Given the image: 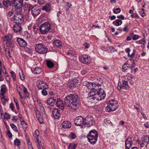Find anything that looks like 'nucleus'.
Listing matches in <instances>:
<instances>
[{
	"label": "nucleus",
	"instance_id": "nucleus-1",
	"mask_svg": "<svg viewBox=\"0 0 149 149\" xmlns=\"http://www.w3.org/2000/svg\"><path fill=\"white\" fill-rule=\"evenodd\" d=\"M78 96L74 94L67 95L64 99V103L68 109L70 111H74L79 106Z\"/></svg>",
	"mask_w": 149,
	"mask_h": 149
},
{
	"label": "nucleus",
	"instance_id": "nucleus-2",
	"mask_svg": "<svg viewBox=\"0 0 149 149\" xmlns=\"http://www.w3.org/2000/svg\"><path fill=\"white\" fill-rule=\"evenodd\" d=\"M98 133L96 131L93 130L91 131L88 134L87 138L90 143L95 144L97 140Z\"/></svg>",
	"mask_w": 149,
	"mask_h": 149
},
{
	"label": "nucleus",
	"instance_id": "nucleus-3",
	"mask_svg": "<svg viewBox=\"0 0 149 149\" xmlns=\"http://www.w3.org/2000/svg\"><path fill=\"white\" fill-rule=\"evenodd\" d=\"M106 96V94L104 90L100 88L98 90V92L95 93V95L92 97L91 99H93L94 100L95 99H96L97 100H101L103 99Z\"/></svg>",
	"mask_w": 149,
	"mask_h": 149
},
{
	"label": "nucleus",
	"instance_id": "nucleus-4",
	"mask_svg": "<svg viewBox=\"0 0 149 149\" xmlns=\"http://www.w3.org/2000/svg\"><path fill=\"white\" fill-rule=\"evenodd\" d=\"M102 84V82H100V83H96L94 84H93V86H92L91 91L88 93V97H90L95 95L97 93V92L98 91L99 87Z\"/></svg>",
	"mask_w": 149,
	"mask_h": 149
},
{
	"label": "nucleus",
	"instance_id": "nucleus-5",
	"mask_svg": "<svg viewBox=\"0 0 149 149\" xmlns=\"http://www.w3.org/2000/svg\"><path fill=\"white\" fill-rule=\"evenodd\" d=\"M51 29V25L47 22L42 24L40 27V31L42 34H45Z\"/></svg>",
	"mask_w": 149,
	"mask_h": 149
},
{
	"label": "nucleus",
	"instance_id": "nucleus-6",
	"mask_svg": "<svg viewBox=\"0 0 149 149\" xmlns=\"http://www.w3.org/2000/svg\"><path fill=\"white\" fill-rule=\"evenodd\" d=\"M118 107V103L116 101H111L106 108V111H114Z\"/></svg>",
	"mask_w": 149,
	"mask_h": 149
},
{
	"label": "nucleus",
	"instance_id": "nucleus-7",
	"mask_svg": "<svg viewBox=\"0 0 149 149\" xmlns=\"http://www.w3.org/2000/svg\"><path fill=\"white\" fill-rule=\"evenodd\" d=\"M35 49L38 52L41 54H45L47 52L48 50L46 47L42 43L37 44Z\"/></svg>",
	"mask_w": 149,
	"mask_h": 149
},
{
	"label": "nucleus",
	"instance_id": "nucleus-8",
	"mask_svg": "<svg viewBox=\"0 0 149 149\" xmlns=\"http://www.w3.org/2000/svg\"><path fill=\"white\" fill-rule=\"evenodd\" d=\"M13 20L15 24H20L24 22V19L21 14L15 13L13 16Z\"/></svg>",
	"mask_w": 149,
	"mask_h": 149
},
{
	"label": "nucleus",
	"instance_id": "nucleus-9",
	"mask_svg": "<svg viewBox=\"0 0 149 149\" xmlns=\"http://www.w3.org/2000/svg\"><path fill=\"white\" fill-rule=\"evenodd\" d=\"M29 10H31V14L34 17H35L36 16L38 15L40 12V10L38 6H29Z\"/></svg>",
	"mask_w": 149,
	"mask_h": 149
},
{
	"label": "nucleus",
	"instance_id": "nucleus-10",
	"mask_svg": "<svg viewBox=\"0 0 149 149\" xmlns=\"http://www.w3.org/2000/svg\"><path fill=\"white\" fill-rule=\"evenodd\" d=\"M137 141L141 147H143L144 146L146 147L149 142V138L147 136H145L141 138V141L138 140H137Z\"/></svg>",
	"mask_w": 149,
	"mask_h": 149
},
{
	"label": "nucleus",
	"instance_id": "nucleus-11",
	"mask_svg": "<svg viewBox=\"0 0 149 149\" xmlns=\"http://www.w3.org/2000/svg\"><path fill=\"white\" fill-rule=\"evenodd\" d=\"M94 122L93 118L91 116H88L84 119V125L90 127L93 125Z\"/></svg>",
	"mask_w": 149,
	"mask_h": 149
},
{
	"label": "nucleus",
	"instance_id": "nucleus-12",
	"mask_svg": "<svg viewBox=\"0 0 149 149\" xmlns=\"http://www.w3.org/2000/svg\"><path fill=\"white\" fill-rule=\"evenodd\" d=\"M74 122L76 125L82 126L84 125V119L81 116H79L75 118Z\"/></svg>",
	"mask_w": 149,
	"mask_h": 149
},
{
	"label": "nucleus",
	"instance_id": "nucleus-13",
	"mask_svg": "<svg viewBox=\"0 0 149 149\" xmlns=\"http://www.w3.org/2000/svg\"><path fill=\"white\" fill-rule=\"evenodd\" d=\"M78 80L77 78H74L69 81L68 86L71 89H73L77 85Z\"/></svg>",
	"mask_w": 149,
	"mask_h": 149
},
{
	"label": "nucleus",
	"instance_id": "nucleus-14",
	"mask_svg": "<svg viewBox=\"0 0 149 149\" xmlns=\"http://www.w3.org/2000/svg\"><path fill=\"white\" fill-rule=\"evenodd\" d=\"M23 0H16L14 6L16 9H21L23 5Z\"/></svg>",
	"mask_w": 149,
	"mask_h": 149
},
{
	"label": "nucleus",
	"instance_id": "nucleus-15",
	"mask_svg": "<svg viewBox=\"0 0 149 149\" xmlns=\"http://www.w3.org/2000/svg\"><path fill=\"white\" fill-rule=\"evenodd\" d=\"M39 89H46L48 88V85L43 81H40L37 86Z\"/></svg>",
	"mask_w": 149,
	"mask_h": 149
},
{
	"label": "nucleus",
	"instance_id": "nucleus-16",
	"mask_svg": "<svg viewBox=\"0 0 149 149\" xmlns=\"http://www.w3.org/2000/svg\"><path fill=\"white\" fill-rule=\"evenodd\" d=\"M132 143L131 138L128 137L125 142V149H129L131 147Z\"/></svg>",
	"mask_w": 149,
	"mask_h": 149
},
{
	"label": "nucleus",
	"instance_id": "nucleus-17",
	"mask_svg": "<svg viewBox=\"0 0 149 149\" xmlns=\"http://www.w3.org/2000/svg\"><path fill=\"white\" fill-rule=\"evenodd\" d=\"M17 41L20 47H25L27 45L26 42L22 38H18L17 39Z\"/></svg>",
	"mask_w": 149,
	"mask_h": 149
},
{
	"label": "nucleus",
	"instance_id": "nucleus-18",
	"mask_svg": "<svg viewBox=\"0 0 149 149\" xmlns=\"http://www.w3.org/2000/svg\"><path fill=\"white\" fill-rule=\"evenodd\" d=\"M52 114L54 118L55 119H58L61 116L60 111L57 109H55L53 110Z\"/></svg>",
	"mask_w": 149,
	"mask_h": 149
},
{
	"label": "nucleus",
	"instance_id": "nucleus-19",
	"mask_svg": "<svg viewBox=\"0 0 149 149\" xmlns=\"http://www.w3.org/2000/svg\"><path fill=\"white\" fill-rule=\"evenodd\" d=\"M118 85L119 84H118ZM129 88V86L128 83L125 81H123V84L122 86L120 85L119 86H118V88L119 90H120L121 88L127 89Z\"/></svg>",
	"mask_w": 149,
	"mask_h": 149
},
{
	"label": "nucleus",
	"instance_id": "nucleus-20",
	"mask_svg": "<svg viewBox=\"0 0 149 149\" xmlns=\"http://www.w3.org/2000/svg\"><path fill=\"white\" fill-rule=\"evenodd\" d=\"M56 104L57 106L61 109H64V104L60 99H57Z\"/></svg>",
	"mask_w": 149,
	"mask_h": 149
},
{
	"label": "nucleus",
	"instance_id": "nucleus-21",
	"mask_svg": "<svg viewBox=\"0 0 149 149\" xmlns=\"http://www.w3.org/2000/svg\"><path fill=\"white\" fill-rule=\"evenodd\" d=\"M20 25L15 24L13 25V29L15 32H20L22 30V28Z\"/></svg>",
	"mask_w": 149,
	"mask_h": 149
},
{
	"label": "nucleus",
	"instance_id": "nucleus-22",
	"mask_svg": "<svg viewBox=\"0 0 149 149\" xmlns=\"http://www.w3.org/2000/svg\"><path fill=\"white\" fill-rule=\"evenodd\" d=\"M62 126L63 128H69L71 127V125L69 122L65 121L62 123Z\"/></svg>",
	"mask_w": 149,
	"mask_h": 149
},
{
	"label": "nucleus",
	"instance_id": "nucleus-23",
	"mask_svg": "<svg viewBox=\"0 0 149 149\" xmlns=\"http://www.w3.org/2000/svg\"><path fill=\"white\" fill-rule=\"evenodd\" d=\"M56 99L55 97L54 98H50L47 101V103L51 106H53L56 101Z\"/></svg>",
	"mask_w": 149,
	"mask_h": 149
},
{
	"label": "nucleus",
	"instance_id": "nucleus-24",
	"mask_svg": "<svg viewBox=\"0 0 149 149\" xmlns=\"http://www.w3.org/2000/svg\"><path fill=\"white\" fill-rule=\"evenodd\" d=\"M93 83L85 81L83 83V85L84 86L86 87L88 89H91V90L92 86H93Z\"/></svg>",
	"mask_w": 149,
	"mask_h": 149
},
{
	"label": "nucleus",
	"instance_id": "nucleus-25",
	"mask_svg": "<svg viewBox=\"0 0 149 149\" xmlns=\"http://www.w3.org/2000/svg\"><path fill=\"white\" fill-rule=\"evenodd\" d=\"M37 142H36V145L38 149H45L42 145L43 143H42L41 141L39 140L38 138H37Z\"/></svg>",
	"mask_w": 149,
	"mask_h": 149
},
{
	"label": "nucleus",
	"instance_id": "nucleus-26",
	"mask_svg": "<svg viewBox=\"0 0 149 149\" xmlns=\"http://www.w3.org/2000/svg\"><path fill=\"white\" fill-rule=\"evenodd\" d=\"M53 44L54 47H59L62 46L61 42L59 40H56L53 42Z\"/></svg>",
	"mask_w": 149,
	"mask_h": 149
},
{
	"label": "nucleus",
	"instance_id": "nucleus-27",
	"mask_svg": "<svg viewBox=\"0 0 149 149\" xmlns=\"http://www.w3.org/2000/svg\"><path fill=\"white\" fill-rule=\"evenodd\" d=\"M67 54L68 56V57L69 58H72L76 56V54L75 51L72 50H69L67 53Z\"/></svg>",
	"mask_w": 149,
	"mask_h": 149
},
{
	"label": "nucleus",
	"instance_id": "nucleus-28",
	"mask_svg": "<svg viewBox=\"0 0 149 149\" xmlns=\"http://www.w3.org/2000/svg\"><path fill=\"white\" fill-rule=\"evenodd\" d=\"M42 10L46 11L47 12H49L51 10V7L49 4H47L45 6H43L42 8Z\"/></svg>",
	"mask_w": 149,
	"mask_h": 149
},
{
	"label": "nucleus",
	"instance_id": "nucleus-29",
	"mask_svg": "<svg viewBox=\"0 0 149 149\" xmlns=\"http://www.w3.org/2000/svg\"><path fill=\"white\" fill-rule=\"evenodd\" d=\"M130 67V65L128 63V61H126L122 66L123 71L124 72H126Z\"/></svg>",
	"mask_w": 149,
	"mask_h": 149
},
{
	"label": "nucleus",
	"instance_id": "nucleus-30",
	"mask_svg": "<svg viewBox=\"0 0 149 149\" xmlns=\"http://www.w3.org/2000/svg\"><path fill=\"white\" fill-rule=\"evenodd\" d=\"M6 44L7 46H8L10 48H13L15 46V42L13 41H10L7 42Z\"/></svg>",
	"mask_w": 149,
	"mask_h": 149
},
{
	"label": "nucleus",
	"instance_id": "nucleus-31",
	"mask_svg": "<svg viewBox=\"0 0 149 149\" xmlns=\"http://www.w3.org/2000/svg\"><path fill=\"white\" fill-rule=\"evenodd\" d=\"M12 38V36L11 34L9 33L6 35L4 36V40L6 41V42H7L10 41V40Z\"/></svg>",
	"mask_w": 149,
	"mask_h": 149
},
{
	"label": "nucleus",
	"instance_id": "nucleus-32",
	"mask_svg": "<svg viewBox=\"0 0 149 149\" xmlns=\"http://www.w3.org/2000/svg\"><path fill=\"white\" fill-rule=\"evenodd\" d=\"M122 23V21L120 19H116L113 22V24L116 26L120 25Z\"/></svg>",
	"mask_w": 149,
	"mask_h": 149
},
{
	"label": "nucleus",
	"instance_id": "nucleus-33",
	"mask_svg": "<svg viewBox=\"0 0 149 149\" xmlns=\"http://www.w3.org/2000/svg\"><path fill=\"white\" fill-rule=\"evenodd\" d=\"M47 66L50 68H53L54 66V64L51 61L48 60L47 61Z\"/></svg>",
	"mask_w": 149,
	"mask_h": 149
},
{
	"label": "nucleus",
	"instance_id": "nucleus-34",
	"mask_svg": "<svg viewBox=\"0 0 149 149\" xmlns=\"http://www.w3.org/2000/svg\"><path fill=\"white\" fill-rule=\"evenodd\" d=\"M36 116L39 123H43L44 122L43 119L42 117L41 114L40 113H38V114H37Z\"/></svg>",
	"mask_w": 149,
	"mask_h": 149
},
{
	"label": "nucleus",
	"instance_id": "nucleus-35",
	"mask_svg": "<svg viewBox=\"0 0 149 149\" xmlns=\"http://www.w3.org/2000/svg\"><path fill=\"white\" fill-rule=\"evenodd\" d=\"M77 145L74 143H71L69 144V146L68 149H75L77 147Z\"/></svg>",
	"mask_w": 149,
	"mask_h": 149
},
{
	"label": "nucleus",
	"instance_id": "nucleus-36",
	"mask_svg": "<svg viewBox=\"0 0 149 149\" xmlns=\"http://www.w3.org/2000/svg\"><path fill=\"white\" fill-rule=\"evenodd\" d=\"M6 91L7 90L5 86L1 87V95H3V94H5Z\"/></svg>",
	"mask_w": 149,
	"mask_h": 149
},
{
	"label": "nucleus",
	"instance_id": "nucleus-37",
	"mask_svg": "<svg viewBox=\"0 0 149 149\" xmlns=\"http://www.w3.org/2000/svg\"><path fill=\"white\" fill-rule=\"evenodd\" d=\"M14 144L15 145L19 146L20 145L21 142L19 139H16L14 141Z\"/></svg>",
	"mask_w": 149,
	"mask_h": 149
},
{
	"label": "nucleus",
	"instance_id": "nucleus-38",
	"mask_svg": "<svg viewBox=\"0 0 149 149\" xmlns=\"http://www.w3.org/2000/svg\"><path fill=\"white\" fill-rule=\"evenodd\" d=\"M21 124L22 125V127L23 128H26L27 127V124L26 123L25 121L22 120L21 121Z\"/></svg>",
	"mask_w": 149,
	"mask_h": 149
},
{
	"label": "nucleus",
	"instance_id": "nucleus-39",
	"mask_svg": "<svg viewBox=\"0 0 149 149\" xmlns=\"http://www.w3.org/2000/svg\"><path fill=\"white\" fill-rule=\"evenodd\" d=\"M89 71V70L87 68H86L81 70V74L82 75H84L86 73H87Z\"/></svg>",
	"mask_w": 149,
	"mask_h": 149
},
{
	"label": "nucleus",
	"instance_id": "nucleus-40",
	"mask_svg": "<svg viewBox=\"0 0 149 149\" xmlns=\"http://www.w3.org/2000/svg\"><path fill=\"white\" fill-rule=\"evenodd\" d=\"M107 48L110 50V52L111 53H113L114 52L117 51V50L116 49H114L112 47L108 46Z\"/></svg>",
	"mask_w": 149,
	"mask_h": 149
},
{
	"label": "nucleus",
	"instance_id": "nucleus-41",
	"mask_svg": "<svg viewBox=\"0 0 149 149\" xmlns=\"http://www.w3.org/2000/svg\"><path fill=\"white\" fill-rule=\"evenodd\" d=\"M5 51L6 54H8V56L10 58L12 57V56L10 55V50L9 48H6L5 50Z\"/></svg>",
	"mask_w": 149,
	"mask_h": 149
},
{
	"label": "nucleus",
	"instance_id": "nucleus-42",
	"mask_svg": "<svg viewBox=\"0 0 149 149\" xmlns=\"http://www.w3.org/2000/svg\"><path fill=\"white\" fill-rule=\"evenodd\" d=\"M10 126L14 131L16 132H17L18 130L17 128L15 125L12 123H10Z\"/></svg>",
	"mask_w": 149,
	"mask_h": 149
},
{
	"label": "nucleus",
	"instance_id": "nucleus-43",
	"mask_svg": "<svg viewBox=\"0 0 149 149\" xmlns=\"http://www.w3.org/2000/svg\"><path fill=\"white\" fill-rule=\"evenodd\" d=\"M23 91L24 93L25 94V96L26 97H29V94L28 92V91L26 89V88L24 87V90H23Z\"/></svg>",
	"mask_w": 149,
	"mask_h": 149
},
{
	"label": "nucleus",
	"instance_id": "nucleus-44",
	"mask_svg": "<svg viewBox=\"0 0 149 149\" xmlns=\"http://www.w3.org/2000/svg\"><path fill=\"white\" fill-rule=\"evenodd\" d=\"M33 29L34 31L36 32L39 29H40V27L39 26L38 24H36L33 27Z\"/></svg>",
	"mask_w": 149,
	"mask_h": 149
},
{
	"label": "nucleus",
	"instance_id": "nucleus-45",
	"mask_svg": "<svg viewBox=\"0 0 149 149\" xmlns=\"http://www.w3.org/2000/svg\"><path fill=\"white\" fill-rule=\"evenodd\" d=\"M88 57V56L86 55H84L82 56L80 58L81 61L83 62Z\"/></svg>",
	"mask_w": 149,
	"mask_h": 149
},
{
	"label": "nucleus",
	"instance_id": "nucleus-46",
	"mask_svg": "<svg viewBox=\"0 0 149 149\" xmlns=\"http://www.w3.org/2000/svg\"><path fill=\"white\" fill-rule=\"evenodd\" d=\"M10 74L11 76L13 77L14 81H15L16 79V75L15 73L13 71L10 72Z\"/></svg>",
	"mask_w": 149,
	"mask_h": 149
},
{
	"label": "nucleus",
	"instance_id": "nucleus-47",
	"mask_svg": "<svg viewBox=\"0 0 149 149\" xmlns=\"http://www.w3.org/2000/svg\"><path fill=\"white\" fill-rule=\"evenodd\" d=\"M139 13L140 15L142 17H143L145 15L144 9H142L140 10L139 11Z\"/></svg>",
	"mask_w": 149,
	"mask_h": 149
},
{
	"label": "nucleus",
	"instance_id": "nucleus-48",
	"mask_svg": "<svg viewBox=\"0 0 149 149\" xmlns=\"http://www.w3.org/2000/svg\"><path fill=\"white\" fill-rule=\"evenodd\" d=\"M41 71L40 69L38 68H36L35 69L34 74H39Z\"/></svg>",
	"mask_w": 149,
	"mask_h": 149
},
{
	"label": "nucleus",
	"instance_id": "nucleus-49",
	"mask_svg": "<svg viewBox=\"0 0 149 149\" xmlns=\"http://www.w3.org/2000/svg\"><path fill=\"white\" fill-rule=\"evenodd\" d=\"M19 75L20 79L23 80L24 79V75L23 74L22 72V71L21 72L19 73Z\"/></svg>",
	"mask_w": 149,
	"mask_h": 149
},
{
	"label": "nucleus",
	"instance_id": "nucleus-50",
	"mask_svg": "<svg viewBox=\"0 0 149 149\" xmlns=\"http://www.w3.org/2000/svg\"><path fill=\"white\" fill-rule=\"evenodd\" d=\"M10 5L15 4L16 0H7Z\"/></svg>",
	"mask_w": 149,
	"mask_h": 149
},
{
	"label": "nucleus",
	"instance_id": "nucleus-51",
	"mask_svg": "<svg viewBox=\"0 0 149 149\" xmlns=\"http://www.w3.org/2000/svg\"><path fill=\"white\" fill-rule=\"evenodd\" d=\"M121 10L120 8H117L113 10V13H114L118 14L120 12Z\"/></svg>",
	"mask_w": 149,
	"mask_h": 149
},
{
	"label": "nucleus",
	"instance_id": "nucleus-52",
	"mask_svg": "<svg viewBox=\"0 0 149 149\" xmlns=\"http://www.w3.org/2000/svg\"><path fill=\"white\" fill-rule=\"evenodd\" d=\"M76 136L75 134L73 133H70L69 135V137L73 139H75Z\"/></svg>",
	"mask_w": 149,
	"mask_h": 149
},
{
	"label": "nucleus",
	"instance_id": "nucleus-53",
	"mask_svg": "<svg viewBox=\"0 0 149 149\" xmlns=\"http://www.w3.org/2000/svg\"><path fill=\"white\" fill-rule=\"evenodd\" d=\"M90 59H89L88 57L84 61L83 63H90Z\"/></svg>",
	"mask_w": 149,
	"mask_h": 149
},
{
	"label": "nucleus",
	"instance_id": "nucleus-54",
	"mask_svg": "<svg viewBox=\"0 0 149 149\" xmlns=\"http://www.w3.org/2000/svg\"><path fill=\"white\" fill-rule=\"evenodd\" d=\"M1 70L3 72V73L6 75L7 74V72L6 70L4 67H2L1 68Z\"/></svg>",
	"mask_w": 149,
	"mask_h": 149
},
{
	"label": "nucleus",
	"instance_id": "nucleus-55",
	"mask_svg": "<svg viewBox=\"0 0 149 149\" xmlns=\"http://www.w3.org/2000/svg\"><path fill=\"white\" fill-rule=\"evenodd\" d=\"M4 117L5 118L8 119L10 118V116L7 113H5L4 115Z\"/></svg>",
	"mask_w": 149,
	"mask_h": 149
},
{
	"label": "nucleus",
	"instance_id": "nucleus-56",
	"mask_svg": "<svg viewBox=\"0 0 149 149\" xmlns=\"http://www.w3.org/2000/svg\"><path fill=\"white\" fill-rule=\"evenodd\" d=\"M13 14V12L12 11H9L7 15L8 17H10Z\"/></svg>",
	"mask_w": 149,
	"mask_h": 149
},
{
	"label": "nucleus",
	"instance_id": "nucleus-57",
	"mask_svg": "<svg viewBox=\"0 0 149 149\" xmlns=\"http://www.w3.org/2000/svg\"><path fill=\"white\" fill-rule=\"evenodd\" d=\"M45 1L44 0H38V3L40 5H42L44 4Z\"/></svg>",
	"mask_w": 149,
	"mask_h": 149
},
{
	"label": "nucleus",
	"instance_id": "nucleus-58",
	"mask_svg": "<svg viewBox=\"0 0 149 149\" xmlns=\"http://www.w3.org/2000/svg\"><path fill=\"white\" fill-rule=\"evenodd\" d=\"M8 3L7 1H3V3L4 6H5L6 8L8 6Z\"/></svg>",
	"mask_w": 149,
	"mask_h": 149
},
{
	"label": "nucleus",
	"instance_id": "nucleus-59",
	"mask_svg": "<svg viewBox=\"0 0 149 149\" xmlns=\"http://www.w3.org/2000/svg\"><path fill=\"white\" fill-rule=\"evenodd\" d=\"M40 110H41L42 113L44 114H45V112L44 107L42 105L40 106Z\"/></svg>",
	"mask_w": 149,
	"mask_h": 149
},
{
	"label": "nucleus",
	"instance_id": "nucleus-60",
	"mask_svg": "<svg viewBox=\"0 0 149 149\" xmlns=\"http://www.w3.org/2000/svg\"><path fill=\"white\" fill-rule=\"evenodd\" d=\"M136 65V64L135 63V61L134 60L133 61L132 64V66H131V72H132L133 71V70H132V68H134Z\"/></svg>",
	"mask_w": 149,
	"mask_h": 149
},
{
	"label": "nucleus",
	"instance_id": "nucleus-61",
	"mask_svg": "<svg viewBox=\"0 0 149 149\" xmlns=\"http://www.w3.org/2000/svg\"><path fill=\"white\" fill-rule=\"evenodd\" d=\"M42 94L44 95H46L47 94V92L45 89H42Z\"/></svg>",
	"mask_w": 149,
	"mask_h": 149
},
{
	"label": "nucleus",
	"instance_id": "nucleus-62",
	"mask_svg": "<svg viewBox=\"0 0 149 149\" xmlns=\"http://www.w3.org/2000/svg\"><path fill=\"white\" fill-rule=\"evenodd\" d=\"M139 42L140 44H143V45L145 44V38L143 39L142 40H140Z\"/></svg>",
	"mask_w": 149,
	"mask_h": 149
},
{
	"label": "nucleus",
	"instance_id": "nucleus-63",
	"mask_svg": "<svg viewBox=\"0 0 149 149\" xmlns=\"http://www.w3.org/2000/svg\"><path fill=\"white\" fill-rule=\"evenodd\" d=\"M35 134L36 135L35 137L36 138V139L38 138V136L39 134V132L37 130H36L35 132Z\"/></svg>",
	"mask_w": 149,
	"mask_h": 149
},
{
	"label": "nucleus",
	"instance_id": "nucleus-64",
	"mask_svg": "<svg viewBox=\"0 0 149 149\" xmlns=\"http://www.w3.org/2000/svg\"><path fill=\"white\" fill-rule=\"evenodd\" d=\"M117 17L120 19H121L122 20H124V16L122 15H121L119 16H117Z\"/></svg>",
	"mask_w": 149,
	"mask_h": 149
}]
</instances>
